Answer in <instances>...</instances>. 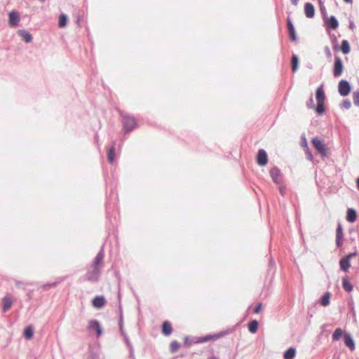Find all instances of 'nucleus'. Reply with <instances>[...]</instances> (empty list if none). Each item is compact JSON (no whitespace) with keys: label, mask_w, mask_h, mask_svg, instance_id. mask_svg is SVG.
I'll return each mask as SVG.
<instances>
[{"label":"nucleus","mask_w":359,"mask_h":359,"mask_svg":"<svg viewBox=\"0 0 359 359\" xmlns=\"http://www.w3.org/2000/svg\"><path fill=\"white\" fill-rule=\"evenodd\" d=\"M343 339L345 345L348 347L351 351H354L355 348V342L351 334L347 332L344 333Z\"/></svg>","instance_id":"10"},{"label":"nucleus","mask_w":359,"mask_h":359,"mask_svg":"<svg viewBox=\"0 0 359 359\" xmlns=\"http://www.w3.org/2000/svg\"><path fill=\"white\" fill-rule=\"evenodd\" d=\"M306 106L309 109H313L314 108V102L312 97L309 99V100L306 103Z\"/></svg>","instance_id":"37"},{"label":"nucleus","mask_w":359,"mask_h":359,"mask_svg":"<svg viewBox=\"0 0 359 359\" xmlns=\"http://www.w3.org/2000/svg\"><path fill=\"white\" fill-rule=\"evenodd\" d=\"M287 27L290 39L292 41H294L296 40L295 30L291 21L290 20H287Z\"/></svg>","instance_id":"22"},{"label":"nucleus","mask_w":359,"mask_h":359,"mask_svg":"<svg viewBox=\"0 0 359 359\" xmlns=\"http://www.w3.org/2000/svg\"><path fill=\"white\" fill-rule=\"evenodd\" d=\"M92 303L94 307L100 309L105 304L106 301L103 296H97L93 299Z\"/></svg>","instance_id":"13"},{"label":"nucleus","mask_w":359,"mask_h":359,"mask_svg":"<svg viewBox=\"0 0 359 359\" xmlns=\"http://www.w3.org/2000/svg\"><path fill=\"white\" fill-rule=\"evenodd\" d=\"M298 67V57L297 55H294L292 57V72L297 71Z\"/></svg>","instance_id":"29"},{"label":"nucleus","mask_w":359,"mask_h":359,"mask_svg":"<svg viewBox=\"0 0 359 359\" xmlns=\"http://www.w3.org/2000/svg\"><path fill=\"white\" fill-rule=\"evenodd\" d=\"M310 159H311V160H313V163L314 164H316V163H317L318 162V161L316 158H311Z\"/></svg>","instance_id":"47"},{"label":"nucleus","mask_w":359,"mask_h":359,"mask_svg":"<svg viewBox=\"0 0 359 359\" xmlns=\"http://www.w3.org/2000/svg\"><path fill=\"white\" fill-rule=\"evenodd\" d=\"M296 355V349L293 347H290L287 349L283 353L284 359H294Z\"/></svg>","instance_id":"18"},{"label":"nucleus","mask_w":359,"mask_h":359,"mask_svg":"<svg viewBox=\"0 0 359 359\" xmlns=\"http://www.w3.org/2000/svg\"><path fill=\"white\" fill-rule=\"evenodd\" d=\"M259 323L257 320H252L248 324V330L252 333L255 334L257 332Z\"/></svg>","instance_id":"17"},{"label":"nucleus","mask_w":359,"mask_h":359,"mask_svg":"<svg viewBox=\"0 0 359 359\" xmlns=\"http://www.w3.org/2000/svg\"><path fill=\"white\" fill-rule=\"evenodd\" d=\"M346 3L352 4L353 0H344Z\"/></svg>","instance_id":"49"},{"label":"nucleus","mask_w":359,"mask_h":359,"mask_svg":"<svg viewBox=\"0 0 359 359\" xmlns=\"http://www.w3.org/2000/svg\"><path fill=\"white\" fill-rule=\"evenodd\" d=\"M13 302L11 298L6 295L3 299V311L6 312L12 306Z\"/></svg>","instance_id":"16"},{"label":"nucleus","mask_w":359,"mask_h":359,"mask_svg":"<svg viewBox=\"0 0 359 359\" xmlns=\"http://www.w3.org/2000/svg\"><path fill=\"white\" fill-rule=\"evenodd\" d=\"M336 233H344L342 226L340 223H339L337 225Z\"/></svg>","instance_id":"41"},{"label":"nucleus","mask_w":359,"mask_h":359,"mask_svg":"<svg viewBox=\"0 0 359 359\" xmlns=\"http://www.w3.org/2000/svg\"><path fill=\"white\" fill-rule=\"evenodd\" d=\"M123 117V126L125 133H130L132 130L137 128V122L135 117L128 114H121Z\"/></svg>","instance_id":"3"},{"label":"nucleus","mask_w":359,"mask_h":359,"mask_svg":"<svg viewBox=\"0 0 359 359\" xmlns=\"http://www.w3.org/2000/svg\"><path fill=\"white\" fill-rule=\"evenodd\" d=\"M114 155H115V154H114V147H110L108 149L107 157H109V158L114 157Z\"/></svg>","instance_id":"35"},{"label":"nucleus","mask_w":359,"mask_h":359,"mask_svg":"<svg viewBox=\"0 0 359 359\" xmlns=\"http://www.w3.org/2000/svg\"><path fill=\"white\" fill-rule=\"evenodd\" d=\"M316 99L317 101V106L315 108L316 113L318 114H323L325 112V94L323 86H320L317 88L316 93Z\"/></svg>","instance_id":"2"},{"label":"nucleus","mask_w":359,"mask_h":359,"mask_svg":"<svg viewBox=\"0 0 359 359\" xmlns=\"http://www.w3.org/2000/svg\"><path fill=\"white\" fill-rule=\"evenodd\" d=\"M19 22V15L18 13L12 11L9 13V23L11 26L15 27L18 25Z\"/></svg>","instance_id":"15"},{"label":"nucleus","mask_w":359,"mask_h":359,"mask_svg":"<svg viewBox=\"0 0 359 359\" xmlns=\"http://www.w3.org/2000/svg\"><path fill=\"white\" fill-rule=\"evenodd\" d=\"M34 335V330L32 326L27 327L24 330V336L27 339H31Z\"/></svg>","instance_id":"25"},{"label":"nucleus","mask_w":359,"mask_h":359,"mask_svg":"<svg viewBox=\"0 0 359 359\" xmlns=\"http://www.w3.org/2000/svg\"><path fill=\"white\" fill-rule=\"evenodd\" d=\"M338 90H339V93L341 96L345 97V96L348 95L351 91V86H350L348 82L345 80H341L339 83Z\"/></svg>","instance_id":"5"},{"label":"nucleus","mask_w":359,"mask_h":359,"mask_svg":"<svg viewBox=\"0 0 359 359\" xmlns=\"http://www.w3.org/2000/svg\"><path fill=\"white\" fill-rule=\"evenodd\" d=\"M270 175L276 184H280L282 183V176L280 175V171L278 168H272L270 170Z\"/></svg>","instance_id":"9"},{"label":"nucleus","mask_w":359,"mask_h":359,"mask_svg":"<svg viewBox=\"0 0 359 359\" xmlns=\"http://www.w3.org/2000/svg\"><path fill=\"white\" fill-rule=\"evenodd\" d=\"M96 324H100L99 322L96 320H93L90 321L88 328L90 330H97Z\"/></svg>","instance_id":"33"},{"label":"nucleus","mask_w":359,"mask_h":359,"mask_svg":"<svg viewBox=\"0 0 359 359\" xmlns=\"http://www.w3.org/2000/svg\"><path fill=\"white\" fill-rule=\"evenodd\" d=\"M304 13L308 18H313L315 15V8L312 4L306 3L304 4Z\"/></svg>","instance_id":"12"},{"label":"nucleus","mask_w":359,"mask_h":359,"mask_svg":"<svg viewBox=\"0 0 359 359\" xmlns=\"http://www.w3.org/2000/svg\"><path fill=\"white\" fill-rule=\"evenodd\" d=\"M353 102L356 106H359V90L353 93Z\"/></svg>","instance_id":"31"},{"label":"nucleus","mask_w":359,"mask_h":359,"mask_svg":"<svg viewBox=\"0 0 359 359\" xmlns=\"http://www.w3.org/2000/svg\"><path fill=\"white\" fill-rule=\"evenodd\" d=\"M274 265H275V262H274V260L272 258H271L270 260H269V266H273Z\"/></svg>","instance_id":"44"},{"label":"nucleus","mask_w":359,"mask_h":359,"mask_svg":"<svg viewBox=\"0 0 359 359\" xmlns=\"http://www.w3.org/2000/svg\"><path fill=\"white\" fill-rule=\"evenodd\" d=\"M344 233H336V245L339 248L343 245Z\"/></svg>","instance_id":"27"},{"label":"nucleus","mask_w":359,"mask_h":359,"mask_svg":"<svg viewBox=\"0 0 359 359\" xmlns=\"http://www.w3.org/2000/svg\"><path fill=\"white\" fill-rule=\"evenodd\" d=\"M88 359H98V355L95 353H91Z\"/></svg>","instance_id":"42"},{"label":"nucleus","mask_w":359,"mask_h":359,"mask_svg":"<svg viewBox=\"0 0 359 359\" xmlns=\"http://www.w3.org/2000/svg\"><path fill=\"white\" fill-rule=\"evenodd\" d=\"M342 287L346 292H351L353 290V285L348 280L347 278H343Z\"/></svg>","instance_id":"23"},{"label":"nucleus","mask_w":359,"mask_h":359,"mask_svg":"<svg viewBox=\"0 0 359 359\" xmlns=\"http://www.w3.org/2000/svg\"><path fill=\"white\" fill-rule=\"evenodd\" d=\"M331 294L329 292H325L320 298V304L323 306H327L330 304Z\"/></svg>","instance_id":"20"},{"label":"nucleus","mask_w":359,"mask_h":359,"mask_svg":"<svg viewBox=\"0 0 359 359\" xmlns=\"http://www.w3.org/2000/svg\"><path fill=\"white\" fill-rule=\"evenodd\" d=\"M104 258L103 250H100L96 255L95 260L91 266L92 269L88 271L86 278L88 280L96 282L98 280L100 275V269Z\"/></svg>","instance_id":"1"},{"label":"nucleus","mask_w":359,"mask_h":359,"mask_svg":"<svg viewBox=\"0 0 359 359\" xmlns=\"http://www.w3.org/2000/svg\"><path fill=\"white\" fill-rule=\"evenodd\" d=\"M257 163L261 165V166H264L265 165H266L268 163V160L269 158H257Z\"/></svg>","instance_id":"34"},{"label":"nucleus","mask_w":359,"mask_h":359,"mask_svg":"<svg viewBox=\"0 0 359 359\" xmlns=\"http://www.w3.org/2000/svg\"><path fill=\"white\" fill-rule=\"evenodd\" d=\"M357 212L355 209L352 208H349L347 209L346 219L348 222H355L357 219Z\"/></svg>","instance_id":"11"},{"label":"nucleus","mask_w":359,"mask_h":359,"mask_svg":"<svg viewBox=\"0 0 359 359\" xmlns=\"http://www.w3.org/2000/svg\"><path fill=\"white\" fill-rule=\"evenodd\" d=\"M341 50L344 54H348L350 50V45L347 40H343L341 45Z\"/></svg>","instance_id":"24"},{"label":"nucleus","mask_w":359,"mask_h":359,"mask_svg":"<svg viewBox=\"0 0 359 359\" xmlns=\"http://www.w3.org/2000/svg\"><path fill=\"white\" fill-rule=\"evenodd\" d=\"M262 308V303H258L255 306V307L254 309V313H259L261 311Z\"/></svg>","instance_id":"36"},{"label":"nucleus","mask_w":359,"mask_h":359,"mask_svg":"<svg viewBox=\"0 0 359 359\" xmlns=\"http://www.w3.org/2000/svg\"><path fill=\"white\" fill-rule=\"evenodd\" d=\"M311 142L320 155L325 156L329 154L328 148L323 140L316 137L312 140Z\"/></svg>","instance_id":"4"},{"label":"nucleus","mask_w":359,"mask_h":359,"mask_svg":"<svg viewBox=\"0 0 359 359\" xmlns=\"http://www.w3.org/2000/svg\"><path fill=\"white\" fill-rule=\"evenodd\" d=\"M356 255H357V252H351V253L348 254V255H346L345 257H346L348 259L351 260V259L352 257H355V256H356Z\"/></svg>","instance_id":"40"},{"label":"nucleus","mask_w":359,"mask_h":359,"mask_svg":"<svg viewBox=\"0 0 359 359\" xmlns=\"http://www.w3.org/2000/svg\"><path fill=\"white\" fill-rule=\"evenodd\" d=\"M95 325L97 327V330H95L97 332V337H100L102 334V329H101L100 325L96 324Z\"/></svg>","instance_id":"39"},{"label":"nucleus","mask_w":359,"mask_h":359,"mask_svg":"<svg viewBox=\"0 0 359 359\" xmlns=\"http://www.w3.org/2000/svg\"><path fill=\"white\" fill-rule=\"evenodd\" d=\"M67 22V17L65 14H61L59 18V27H64Z\"/></svg>","instance_id":"28"},{"label":"nucleus","mask_w":359,"mask_h":359,"mask_svg":"<svg viewBox=\"0 0 359 359\" xmlns=\"http://www.w3.org/2000/svg\"><path fill=\"white\" fill-rule=\"evenodd\" d=\"M351 103L348 100H344L341 104V108L346 109H349L351 107Z\"/></svg>","instance_id":"32"},{"label":"nucleus","mask_w":359,"mask_h":359,"mask_svg":"<svg viewBox=\"0 0 359 359\" xmlns=\"http://www.w3.org/2000/svg\"><path fill=\"white\" fill-rule=\"evenodd\" d=\"M298 1L299 0H291L292 4L294 5H297Z\"/></svg>","instance_id":"46"},{"label":"nucleus","mask_w":359,"mask_h":359,"mask_svg":"<svg viewBox=\"0 0 359 359\" xmlns=\"http://www.w3.org/2000/svg\"><path fill=\"white\" fill-rule=\"evenodd\" d=\"M356 184H357V188L359 190V177L356 180Z\"/></svg>","instance_id":"48"},{"label":"nucleus","mask_w":359,"mask_h":359,"mask_svg":"<svg viewBox=\"0 0 359 359\" xmlns=\"http://www.w3.org/2000/svg\"><path fill=\"white\" fill-rule=\"evenodd\" d=\"M344 69V66L341 60L339 57H336L334 60L333 74L335 77L341 75Z\"/></svg>","instance_id":"6"},{"label":"nucleus","mask_w":359,"mask_h":359,"mask_svg":"<svg viewBox=\"0 0 359 359\" xmlns=\"http://www.w3.org/2000/svg\"><path fill=\"white\" fill-rule=\"evenodd\" d=\"M343 334V331L341 328H337L332 334V339L334 341H338L340 339Z\"/></svg>","instance_id":"26"},{"label":"nucleus","mask_w":359,"mask_h":359,"mask_svg":"<svg viewBox=\"0 0 359 359\" xmlns=\"http://www.w3.org/2000/svg\"><path fill=\"white\" fill-rule=\"evenodd\" d=\"M339 266L340 269L343 271L346 272L348 269L351 267V262L350 260L348 259L345 256L342 257L339 260Z\"/></svg>","instance_id":"14"},{"label":"nucleus","mask_w":359,"mask_h":359,"mask_svg":"<svg viewBox=\"0 0 359 359\" xmlns=\"http://www.w3.org/2000/svg\"><path fill=\"white\" fill-rule=\"evenodd\" d=\"M223 335H224V332H219L217 334H208L205 337H198L197 342L198 343H204V342L209 341L210 340H216V339H218L222 337Z\"/></svg>","instance_id":"8"},{"label":"nucleus","mask_w":359,"mask_h":359,"mask_svg":"<svg viewBox=\"0 0 359 359\" xmlns=\"http://www.w3.org/2000/svg\"><path fill=\"white\" fill-rule=\"evenodd\" d=\"M172 328L168 321H165L162 325V332L164 335L168 336L172 333Z\"/></svg>","instance_id":"19"},{"label":"nucleus","mask_w":359,"mask_h":359,"mask_svg":"<svg viewBox=\"0 0 359 359\" xmlns=\"http://www.w3.org/2000/svg\"><path fill=\"white\" fill-rule=\"evenodd\" d=\"M323 22L326 27L330 28L333 30L337 29L339 27V22L334 16L327 17L323 20Z\"/></svg>","instance_id":"7"},{"label":"nucleus","mask_w":359,"mask_h":359,"mask_svg":"<svg viewBox=\"0 0 359 359\" xmlns=\"http://www.w3.org/2000/svg\"><path fill=\"white\" fill-rule=\"evenodd\" d=\"M19 34L21 36V37L22 38V39L26 42V43H29L32 41V36L31 34H29L28 32H27L26 30H24V29H22V30H20L19 31Z\"/></svg>","instance_id":"21"},{"label":"nucleus","mask_w":359,"mask_h":359,"mask_svg":"<svg viewBox=\"0 0 359 359\" xmlns=\"http://www.w3.org/2000/svg\"><path fill=\"white\" fill-rule=\"evenodd\" d=\"M108 159H109V163H111V164L114 163V162L116 161V158H108Z\"/></svg>","instance_id":"45"},{"label":"nucleus","mask_w":359,"mask_h":359,"mask_svg":"<svg viewBox=\"0 0 359 359\" xmlns=\"http://www.w3.org/2000/svg\"><path fill=\"white\" fill-rule=\"evenodd\" d=\"M120 330H121V331L122 334H123V330H122V326H121V325L120 326Z\"/></svg>","instance_id":"50"},{"label":"nucleus","mask_w":359,"mask_h":359,"mask_svg":"<svg viewBox=\"0 0 359 359\" xmlns=\"http://www.w3.org/2000/svg\"><path fill=\"white\" fill-rule=\"evenodd\" d=\"M279 191H280V193L282 196H284L285 194V187H279Z\"/></svg>","instance_id":"43"},{"label":"nucleus","mask_w":359,"mask_h":359,"mask_svg":"<svg viewBox=\"0 0 359 359\" xmlns=\"http://www.w3.org/2000/svg\"><path fill=\"white\" fill-rule=\"evenodd\" d=\"M180 347V344L177 341H173L171 342L170 346V351L172 353H175L177 351H178Z\"/></svg>","instance_id":"30"},{"label":"nucleus","mask_w":359,"mask_h":359,"mask_svg":"<svg viewBox=\"0 0 359 359\" xmlns=\"http://www.w3.org/2000/svg\"><path fill=\"white\" fill-rule=\"evenodd\" d=\"M257 157H267V154L264 149H260Z\"/></svg>","instance_id":"38"}]
</instances>
